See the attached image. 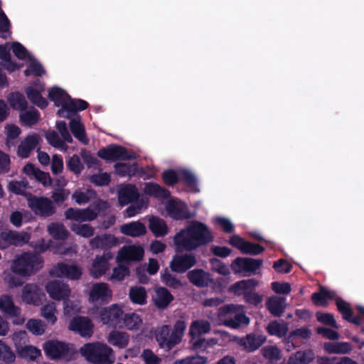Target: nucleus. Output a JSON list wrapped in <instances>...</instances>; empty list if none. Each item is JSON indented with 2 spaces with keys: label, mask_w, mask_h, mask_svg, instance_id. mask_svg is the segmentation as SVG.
Returning <instances> with one entry per match:
<instances>
[{
  "label": "nucleus",
  "mask_w": 364,
  "mask_h": 364,
  "mask_svg": "<svg viewBox=\"0 0 364 364\" xmlns=\"http://www.w3.org/2000/svg\"><path fill=\"white\" fill-rule=\"evenodd\" d=\"M97 154L100 158L109 161H116L118 159L127 160L134 158L133 156L127 154L124 148L115 145H111L107 148L100 149Z\"/></svg>",
  "instance_id": "15"
},
{
  "label": "nucleus",
  "mask_w": 364,
  "mask_h": 364,
  "mask_svg": "<svg viewBox=\"0 0 364 364\" xmlns=\"http://www.w3.org/2000/svg\"><path fill=\"white\" fill-rule=\"evenodd\" d=\"M96 193L90 188H78L74 191L72 198L78 205L87 203L91 200L95 198Z\"/></svg>",
  "instance_id": "35"
},
{
  "label": "nucleus",
  "mask_w": 364,
  "mask_h": 364,
  "mask_svg": "<svg viewBox=\"0 0 364 364\" xmlns=\"http://www.w3.org/2000/svg\"><path fill=\"white\" fill-rule=\"evenodd\" d=\"M27 329L34 335H42L45 332L46 325L39 319H29L26 323Z\"/></svg>",
  "instance_id": "53"
},
{
  "label": "nucleus",
  "mask_w": 364,
  "mask_h": 364,
  "mask_svg": "<svg viewBox=\"0 0 364 364\" xmlns=\"http://www.w3.org/2000/svg\"><path fill=\"white\" fill-rule=\"evenodd\" d=\"M11 46L10 43L0 46V59L1 60V65L4 67L9 72L11 73L18 69L16 63L11 60L10 50Z\"/></svg>",
  "instance_id": "29"
},
{
  "label": "nucleus",
  "mask_w": 364,
  "mask_h": 364,
  "mask_svg": "<svg viewBox=\"0 0 364 364\" xmlns=\"http://www.w3.org/2000/svg\"><path fill=\"white\" fill-rule=\"evenodd\" d=\"M188 277L190 282L198 287H207L211 282L209 273L203 269H193L188 272Z\"/></svg>",
  "instance_id": "28"
},
{
  "label": "nucleus",
  "mask_w": 364,
  "mask_h": 364,
  "mask_svg": "<svg viewBox=\"0 0 364 364\" xmlns=\"http://www.w3.org/2000/svg\"><path fill=\"white\" fill-rule=\"evenodd\" d=\"M11 339L17 352L23 348L27 341V333L25 331H18L11 335Z\"/></svg>",
  "instance_id": "59"
},
{
  "label": "nucleus",
  "mask_w": 364,
  "mask_h": 364,
  "mask_svg": "<svg viewBox=\"0 0 364 364\" xmlns=\"http://www.w3.org/2000/svg\"><path fill=\"white\" fill-rule=\"evenodd\" d=\"M49 98L55 102V105L61 108L58 111V114L62 117L69 118V113H65L66 107L70 97L59 87H53L49 91Z\"/></svg>",
  "instance_id": "16"
},
{
  "label": "nucleus",
  "mask_w": 364,
  "mask_h": 364,
  "mask_svg": "<svg viewBox=\"0 0 364 364\" xmlns=\"http://www.w3.org/2000/svg\"><path fill=\"white\" fill-rule=\"evenodd\" d=\"M11 245L22 246L27 244L30 239L31 235L26 232H17L11 230Z\"/></svg>",
  "instance_id": "51"
},
{
  "label": "nucleus",
  "mask_w": 364,
  "mask_h": 364,
  "mask_svg": "<svg viewBox=\"0 0 364 364\" xmlns=\"http://www.w3.org/2000/svg\"><path fill=\"white\" fill-rule=\"evenodd\" d=\"M218 316L224 317L223 323L231 328L247 326L250 318L245 315V306L238 304L225 305L218 310Z\"/></svg>",
  "instance_id": "6"
},
{
  "label": "nucleus",
  "mask_w": 364,
  "mask_h": 364,
  "mask_svg": "<svg viewBox=\"0 0 364 364\" xmlns=\"http://www.w3.org/2000/svg\"><path fill=\"white\" fill-rule=\"evenodd\" d=\"M144 249L141 246L127 245L124 246L118 252L117 256V261L129 262V261H139L144 256Z\"/></svg>",
  "instance_id": "17"
},
{
  "label": "nucleus",
  "mask_w": 364,
  "mask_h": 364,
  "mask_svg": "<svg viewBox=\"0 0 364 364\" xmlns=\"http://www.w3.org/2000/svg\"><path fill=\"white\" fill-rule=\"evenodd\" d=\"M23 171L27 176L36 179L44 186H50L52 184V179L49 173L41 171L32 164H26L23 168Z\"/></svg>",
  "instance_id": "25"
},
{
  "label": "nucleus",
  "mask_w": 364,
  "mask_h": 364,
  "mask_svg": "<svg viewBox=\"0 0 364 364\" xmlns=\"http://www.w3.org/2000/svg\"><path fill=\"white\" fill-rule=\"evenodd\" d=\"M116 172L121 176H132L137 171L136 164H117L115 165Z\"/></svg>",
  "instance_id": "54"
},
{
  "label": "nucleus",
  "mask_w": 364,
  "mask_h": 364,
  "mask_svg": "<svg viewBox=\"0 0 364 364\" xmlns=\"http://www.w3.org/2000/svg\"><path fill=\"white\" fill-rule=\"evenodd\" d=\"M43 90L44 86L41 85L38 88L30 87L26 90L28 98L32 103L35 104L40 108H44L48 105V101L41 95V92Z\"/></svg>",
  "instance_id": "36"
},
{
  "label": "nucleus",
  "mask_w": 364,
  "mask_h": 364,
  "mask_svg": "<svg viewBox=\"0 0 364 364\" xmlns=\"http://www.w3.org/2000/svg\"><path fill=\"white\" fill-rule=\"evenodd\" d=\"M267 331L273 336L282 337L286 335L288 328L285 323L272 321L267 327Z\"/></svg>",
  "instance_id": "49"
},
{
  "label": "nucleus",
  "mask_w": 364,
  "mask_h": 364,
  "mask_svg": "<svg viewBox=\"0 0 364 364\" xmlns=\"http://www.w3.org/2000/svg\"><path fill=\"white\" fill-rule=\"evenodd\" d=\"M56 314V305L53 302H50L41 308L42 316L51 324L55 323L57 320Z\"/></svg>",
  "instance_id": "45"
},
{
  "label": "nucleus",
  "mask_w": 364,
  "mask_h": 364,
  "mask_svg": "<svg viewBox=\"0 0 364 364\" xmlns=\"http://www.w3.org/2000/svg\"><path fill=\"white\" fill-rule=\"evenodd\" d=\"M18 306H16L11 296L3 294L0 296V311L6 315H9Z\"/></svg>",
  "instance_id": "47"
},
{
  "label": "nucleus",
  "mask_w": 364,
  "mask_h": 364,
  "mask_svg": "<svg viewBox=\"0 0 364 364\" xmlns=\"http://www.w3.org/2000/svg\"><path fill=\"white\" fill-rule=\"evenodd\" d=\"M97 314L103 324L111 327L122 326L123 311L119 304H112L108 307L98 309Z\"/></svg>",
  "instance_id": "8"
},
{
  "label": "nucleus",
  "mask_w": 364,
  "mask_h": 364,
  "mask_svg": "<svg viewBox=\"0 0 364 364\" xmlns=\"http://www.w3.org/2000/svg\"><path fill=\"white\" fill-rule=\"evenodd\" d=\"M117 239L112 235L97 236L90 241L92 248L108 249L117 245Z\"/></svg>",
  "instance_id": "31"
},
{
  "label": "nucleus",
  "mask_w": 364,
  "mask_h": 364,
  "mask_svg": "<svg viewBox=\"0 0 364 364\" xmlns=\"http://www.w3.org/2000/svg\"><path fill=\"white\" fill-rule=\"evenodd\" d=\"M109 208V204L107 201L97 198L86 208H70L67 209L65 212V217L68 220L79 223L90 222L96 219L101 212L105 211Z\"/></svg>",
  "instance_id": "5"
},
{
  "label": "nucleus",
  "mask_w": 364,
  "mask_h": 364,
  "mask_svg": "<svg viewBox=\"0 0 364 364\" xmlns=\"http://www.w3.org/2000/svg\"><path fill=\"white\" fill-rule=\"evenodd\" d=\"M258 286V282L255 279H244L235 282L230 287V291L235 295H242L243 297L248 291L254 290Z\"/></svg>",
  "instance_id": "26"
},
{
  "label": "nucleus",
  "mask_w": 364,
  "mask_h": 364,
  "mask_svg": "<svg viewBox=\"0 0 364 364\" xmlns=\"http://www.w3.org/2000/svg\"><path fill=\"white\" fill-rule=\"evenodd\" d=\"M71 230L77 235L83 237H90L94 235V228L88 224H73Z\"/></svg>",
  "instance_id": "52"
},
{
  "label": "nucleus",
  "mask_w": 364,
  "mask_h": 364,
  "mask_svg": "<svg viewBox=\"0 0 364 364\" xmlns=\"http://www.w3.org/2000/svg\"><path fill=\"white\" fill-rule=\"evenodd\" d=\"M14 55L20 60H27L32 57L26 49L19 43H10Z\"/></svg>",
  "instance_id": "63"
},
{
  "label": "nucleus",
  "mask_w": 364,
  "mask_h": 364,
  "mask_svg": "<svg viewBox=\"0 0 364 364\" xmlns=\"http://www.w3.org/2000/svg\"><path fill=\"white\" fill-rule=\"evenodd\" d=\"M21 121L27 125L36 124L39 119V113L33 107L22 111L20 114Z\"/></svg>",
  "instance_id": "46"
},
{
  "label": "nucleus",
  "mask_w": 364,
  "mask_h": 364,
  "mask_svg": "<svg viewBox=\"0 0 364 364\" xmlns=\"http://www.w3.org/2000/svg\"><path fill=\"white\" fill-rule=\"evenodd\" d=\"M43 349L46 354L51 359L68 358L70 355L69 346L58 341H49L45 343Z\"/></svg>",
  "instance_id": "13"
},
{
  "label": "nucleus",
  "mask_w": 364,
  "mask_h": 364,
  "mask_svg": "<svg viewBox=\"0 0 364 364\" xmlns=\"http://www.w3.org/2000/svg\"><path fill=\"white\" fill-rule=\"evenodd\" d=\"M267 306L272 315L280 316L286 306L285 298L279 296H271L267 301Z\"/></svg>",
  "instance_id": "32"
},
{
  "label": "nucleus",
  "mask_w": 364,
  "mask_h": 364,
  "mask_svg": "<svg viewBox=\"0 0 364 364\" xmlns=\"http://www.w3.org/2000/svg\"><path fill=\"white\" fill-rule=\"evenodd\" d=\"M208 358L201 355L187 356L184 358L178 359L173 364H206Z\"/></svg>",
  "instance_id": "62"
},
{
  "label": "nucleus",
  "mask_w": 364,
  "mask_h": 364,
  "mask_svg": "<svg viewBox=\"0 0 364 364\" xmlns=\"http://www.w3.org/2000/svg\"><path fill=\"white\" fill-rule=\"evenodd\" d=\"M28 205L36 215L42 217H49L55 213V206L48 198L30 196Z\"/></svg>",
  "instance_id": "9"
},
{
  "label": "nucleus",
  "mask_w": 364,
  "mask_h": 364,
  "mask_svg": "<svg viewBox=\"0 0 364 364\" xmlns=\"http://www.w3.org/2000/svg\"><path fill=\"white\" fill-rule=\"evenodd\" d=\"M17 353L21 357L30 360H34L41 355V350L31 345H26Z\"/></svg>",
  "instance_id": "48"
},
{
  "label": "nucleus",
  "mask_w": 364,
  "mask_h": 364,
  "mask_svg": "<svg viewBox=\"0 0 364 364\" xmlns=\"http://www.w3.org/2000/svg\"><path fill=\"white\" fill-rule=\"evenodd\" d=\"M108 342L119 348H125L129 343V336L125 333L117 331H112L107 337Z\"/></svg>",
  "instance_id": "39"
},
{
  "label": "nucleus",
  "mask_w": 364,
  "mask_h": 364,
  "mask_svg": "<svg viewBox=\"0 0 364 364\" xmlns=\"http://www.w3.org/2000/svg\"><path fill=\"white\" fill-rule=\"evenodd\" d=\"M46 139L48 143L55 147L58 148L61 150L66 151L68 149V146L64 143L63 141L61 140L60 136L55 132H48L46 134Z\"/></svg>",
  "instance_id": "61"
},
{
  "label": "nucleus",
  "mask_w": 364,
  "mask_h": 364,
  "mask_svg": "<svg viewBox=\"0 0 364 364\" xmlns=\"http://www.w3.org/2000/svg\"><path fill=\"white\" fill-rule=\"evenodd\" d=\"M112 296V291L109 289L108 284L106 283L95 284L90 291V301H104Z\"/></svg>",
  "instance_id": "21"
},
{
  "label": "nucleus",
  "mask_w": 364,
  "mask_h": 364,
  "mask_svg": "<svg viewBox=\"0 0 364 364\" xmlns=\"http://www.w3.org/2000/svg\"><path fill=\"white\" fill-rule=\"evenodd\" d=\"M173 300V296L164 287L157 288L154 298L155 304L159 308L164 309Z\"/></svg>",
  "instance_id": "38"
},
{
  "label": "nucleus",
  "mask_w": 364,
  "mask_h": 364,
  "mask_svg": "<svg viewBox=\"0 0 364 364\" xmlns=\"http://www.w3.org/2000/svg\"><path fill=\"white\" fill-rule=\"evenodd\" d=\"M112 255L108 252L103 256L97 257L92 262L90 269V274L95 278H98L105 274V272L109 269L108 259L112 258Z\"/></svg>",
  "instance_id": "22"
},
{
  "label": "nucleus",
  "mask_w": 364,
  "mask_h": 364,
  "mask_svg": "<svg viewBox=\"0 0 364 364\" xmlns=\"http://www.w3.org/2000/svg\"><path fill=\"white\" fill-rule=\"evenodd\" d=\"M336 292L327 289L325 287L320 285L318 291L311 294V300L317 306L326 307L328 305V300H333L336 297Z\"/></svg>",
  "instance_id": "23"
},
{
  "label": "nucleus",
  "mask_w": 364,
  "mask_h": 364,
  "mask_svg": "<svg viewBox=\"0 0 364 364\" xmlns=\"http://www.w3.org/2000/svg\"><path fill=\"white\" fill-rule=\"evenodd\" d=\"M144 193L147 195L161 198H166L169 196V192L154 183H148L145 185Z\"/></svg>",
  "instance_id": "40"
},
{
  "label": "nucleus",
  "mask_w": 364,
  "mask_h": 364,
  "mask_svg": "<svg viewBox=\"0 0 364 364\" xmlns=\"http://www.w3.org/2000/svg\"><path fill=\"white\" fill-rule=\"evenodd\" d=\"M44 293L34 283H28L21 289V300L27 304L38 306L41 304Z\"/></svg>",
  "instance_id": "11"
},
{
  "label": "nucleus",
  "mask_w": 364,
  "mask_h": 364,
  "mask_svg": "<svg viewBox=\"0 0 364 364\" xmlns=\"http://www.w3.org/2000/svg\"><path fill=\"white\" fill-rule=\"evenodd\" d=\"M46 290L49 296L56 301H64L70 297L71 289L68 284L60 281H51L47 283Z\"/></svg>",
  "instance_id": "12"
},
{
  "label": "nucleus",
  "mask_w": 364,
  "mask_h": 364,
  "mask_svg": "<svg viewBox=\"0 0 364 364\" xmlns=\"http://www.w3.org/2000/svg\"><path fill=\"white\" fill-rule=\"evenodd\" d=\"M262 263V259H259L237 257L232 261L230 267L234 274L250 277L257 274Z\"/></svg>",
  "instance_id": "7"
},
{
  "label": "nucleus",
  "mask_w": 364,
  "mask_h": 364,
  "mask_svg": "<svg viewBox=\"0 0 364 364\" xmlns=\"http://www.w3.org/2000/svg\"><path fill=\"white\" fill-rule=\"evenodd\" d=\"M210 262L213 271L223 276H227L230 273L228 266L223 263L220 260L214 258L211 259Z\"/></svg>",
  "instance_id": "64"
},
{
  "label": "nucleus",
  "mask_w": 364,
  "mask_h": 364,
  "mask_svg": "<svg viewBox=\"0 0 364 364\" xmlns=\"http://www.w3.org/2000/svg\"><path fill=\"white\" fill-rule=\"evenodd\" d=\"M211 328L210 323L204 319H198L193 321L189 328V335L192 338L198 337L203 334L210 332Z\"/></svg>",
  "instance_id": "34"
},
{
  "label": "nucleus",
  "mask_w": 364,
  "mask_h": 364,
  "mask_svg": "<svg viewBox=\"0 0 364 364\" xmlns=\"http://www.w3.org/2000/svg\"><path fill=\"white\" fill-rule=\"evenodd\" d=\"M139 198V193L134 186L128 184L120 187L118 191V200L121 205H125Z\"/></svg>",
  "instance_id": "24"
},
{
  "label": "nucleus",
  "mask_w": 364,
  "mask_h": 364,
  "mask_svg": "<svg viewBox=\"0 0 364 364\" xmlns=\"http://www.w3.org/2000/svg\"><path fill=\"white\" fill-rule=\"evenodd\" d=\"M186 328L183 320H178L173 328L168 325L161 326L156 330V340L161 348L169 351L181 342Z\"/></svg>",
  "instance_id": "2"
},
{
  "label": "nucleus",
  "mask_w": 364,
  "mask_h": 364,
  "mask_svg": "<svg viewBox=\"0 0 364 364\" xmlns=\"http://www.w3.org/2000/svg\"><path fill=\"white\" fill-rule=\"evenodd\" d=\"M196 258L193 254L176 255L170 263L171 269L176 272L183 273L196 264Z\"/></svg>",
  "instance_id": "14"
},
{
  "label": "nucleus",
  "mask_w": 364,
  "mask_h": 364,
  "mask_svg": "<svg viewBox=\"0 0 364 364\" xmlns=\"http://www.w3.org/2000/svg\"><path fill=\"white\" fill-rule=\"evenodd\" d=\"M87 103L82 100H72L70 97L66 107L65 113H69V117L76 111L84 110L87 107Z\"/></svg>",
  "instance_id": "56"
},
{
  "label": "nucleus",
  "mask_w": 364,
  "mask_h": 364,
  "mask_svg": "<svg viewBox=\"0 0 364 364\" xmlns=\"http://www.w3.org/2000/svg\"><path fill=\"white\" fill-rule=\"evenodd\" d=\"M213 241V235L203 223L192 220L173 237L177 251H193Z\"/></svg>",
  "instance_id": "1"
},
{
  "label": "nucleus",
  "mask_w": 364,
  "mask_h": 364,
  "mask_svg": "<svg viewBox=\"0 0 364 364\" xmlns=\"http://www.w3.org/2000/svg\"><path fill=\"white\" fill-rule=\"evenodd\" d=\"M82 269L76 264L58 263L50 270V274L56 277H65L72 280L79 279Z\"/></svg>",
  "instance_id": "10"
},
{
  "label": "nucleus",
  "mask_w": 364,
  "mask_h": 364,
  "mask_svg": "<svg viewBox=\"0 0 364 364\" xmlns=\"http://www.w3.org/2000/svg\"><path fill=\"white\" fill-rule=\"evenodd\" d=\"M69 328L84 337H90L93 333V325L90 319L86 317L73 318L70 323Z\"/></svg>",
  "instance_id": "18"
},
{
  "label": "nucleus",
  "mask_w": 364,
  "mask_h": 364,
  "mask_svg": "<svg viewBox=\"0 0 364 364\" xmlns=\"http://www.w3.org/2000/svg\"><path fill=\"white\" fill-rule=\"evenodd\" d=\"M70 129L74 135L82 144H87L88 139L85 134V129L84 125L78 119H73L70 122Z\"/></svg>",
  "instance_id": "37"
},
{
  "label": "nucleus",
  "mask_w": 364,
  "mask_h": 364,
  "mask_svg": "<svg viewBox=\"0 0 364 364\" xmlns=\"http://www.w3.org/2000/svg\"><path fill=\"white\" fill-rule=\"evenodd\" d=\"M264 338L262 336L249 334L242 338L239 341V344L246 350L252 352L259 348L264 343Z\"/></svg>",
  "instance_id": "30"
},
{
  "label": "nucleus",
  "mask_w": 364,
  "mask_h": 364,
  "mask_svg": "<svg viewBox=\"0 0 364 364\" xmlns=\"http://www.w3.org/2000/svg\"><path fill=\"white\" fill-rule=\"evenodd\" d=\"M260 351L263 357L270 362L278 361L282 358L281 350L276 346H265Z\"/></svg>",
  "instance_id": "43"
},
{
  "label": "nucleus",
  "mask_w": 364,
  "mask_h": 364,
  "mask_svg": "<svg viewBox=\"0 0 364 364\" xmlns=\"http://www.w3.org/2000/svg\"><path fill=\"white\" fill-rule=\"evenodd\" d=\"M80 352L92 364H112L115 359L112 349L99 342L84 345L80 348Z\"/></svg>",
  "instance_id": "4"
},
{
  "label": "nucleus",
  "mask_w": 364,
  "mask_h": 364,
  "mask_svg": "<svg viewBox=\"0 0 364 364\" xmlns=\"http://www.w3.org/2000/svg\"><path fill=\"white\" fill-rule=\"evenodd\" d=\"M28 60L29 61V64L28 68L24 71L26 76H29L30 75L41 76L45 73L41 65L34 60L32 57Z\"/></svg>",
  "instance_id": "60"
},
{
  "label": "nucleus",
  "mask_w": 364,
  "mask_h": 364,
  "mask_svg": "<svg viewBox=\"0 0 364 364\" xmlns=\"http://www.w3.org/2000/svg\"><path fill=\"white\" fill-rule=\"evenodd\" d=\"M149 222V228L156 237H164L168 234V228L163 219L150 216Z\"/></svg>",
  "instance_id": "33"
},
{
  "label": "nucleus",
  "mask_w": 364,
  "mask_h": 364,
  "mask_svg": "<svg viewBox=\"0 0 364 364\" xmlns=\"http://www.w3.org/2000/svg\"><path fill=\"white\" fill-rule=\"evenodd\" d=\"M43 266L42 257L36 254L24 252L11 262V270L23 277H29L40 271Z\"/></svg>",
  "instance_id": "3"
},
{
  "label": "nucleus",
  "mask_w": 364,
  "mask_h": 364,
  "mask_svg": "<svg viewBox=\"0 0 364 364\" xmlns=\"http://www.w3.org/2000/svg\"><path fill=\"white\" fill-rule=\"evenodd\" d=\"M80 306L77 301H72L68 298L63 301V313L67 316H73L79 313Z\"/></svg>",
  "instance_id": "57"
},
{
  "label": "nucleus",
  "mask_w": 364,
  "mask_h": 364,
  "mask_svg": "<svg viewBox=\"0 0 364 364\" xmlns=\"http://www.w3.org/2000/svg\"><path fill=\"white\" fill-rule=\"evenodd\" d=\"M170 217L176 220L186 219L191 217L186 205L179 200H170L166 206Z\"/></svg>",
  "instance_id": "19"
},
{
  "label": "nucleus",
  "mask_w": 364,
  "mask_h": 364,
  "mask_svg": "<svg viewBox=\"0 0 364 364\" xmlns=\"http://www.w3.org/2000/svg\"><path fill=\"white\" fill-rule=\"evenodd\" d=\"M131 301L135 304L143 305L146 301V292L142 287H132L129 293Z\"/></svg>",
  "instance_id": "41"
},
{
  "label": "nucleus",
  "mask_w": 364,
  "mask_h": 364,
  "mask_svg": "<svg viewBox=\"0 0 364 364\" xmlns=\"http://www.w3.org/2000/svg\"><path fill=\"white\" fill-rule=\"evenodd\" d=\"M147 200L141 199L132 204L125 210L126 217L131 218L139 213L143 209L147 207Z\"/></svg>",
  "instance_id": "55"
},
{
  "label": "nucleus",
  "mask_w": 364,
  "mask_h": 364,
  "mask_svg": "<svg viewBox=\"0 0 364 364\" xmlns=\"http://www.w3.org/2000/svg\"><path fill=\"white\" fill-rule=\"evenodd\" d=\"M16 355L11 348L0 339V360L10 364L14 363Z\"/></svg>",
  "instance_id": "42"
},
{
  "label": "nucleus",
  "mask_w": 364,
  "mask_h": 364,
  "mask_svg": "<svg viewBox=\"0 0 364 364\" xmlns=\"http://www.w3.org/2000/svg\"><path fill=\"white\" fill-rule=\"evenodd\" d=\"M49 234L55 239L64 240L67 238L68 232L63 224L53 223L48 226Z\"/></svg>",
  "instance_id": "44"
},
{
  "label": "nucleus",
  "mask_w": 364,
  "mask_h": 364,
  "mask_svg": "<svg viewBox=\"0 0 364 364\" xmlns=\"http://www.w3.org/2000/svg\"><path fill=\"white\" fill-rule=\"evenodd\" d=\"M11 106L21 112L25 110L26 107V100L25 97L20 93L16 92L11 95L9 97Z\"/></svg>",
  "instance_id": "58"
},
{
  "label": "nucleus",
  "mask_w": 364,
  "mask_h": 364,
  "mask_svg": "<svg viewBox=\"0 0 364 364\" xmlns=\"http://www.w3.org/2000/svg\"><path fill=\"white\" fill-rule=\"evenodd\" d=\"M120 231L125 235L136 237L145 235L146 229L143 223L135 221L122 225Z\"/></svg>",
  "instance_id": "27"
},
{
  "label": "nucleus",
  "mask_w": 364,
  "mask_h": 364,
  "mask_svg": "<svg viewBox=\"0 0 364 364\" xmlns=\"http://www.w3.org/2000/svg\"><path fill=\"white\" fill-rule=\"evenodd\" d=\"M124 326L129 330L137 329L142 323V319L135 313L127 314L123 319Z\"/></svg>",
  "instance_id": "50"
},
{
  "label": "nucleus",
  "mask_w": 364,
  "mask_h": 364,
  "mask_svg": "<svg viewBox=\"0 0 364 364\" xmlns=\"http://www.w3.org/2000/svg\"><path fill=\"white\" fill-rule=\"evenodd\" d=\"M41 138L38 134L27 136L18 146L17 154L21 158H27L31 152L39 144Z\"/></svg>",
  "instance_id": "20"
}]
</instances>
